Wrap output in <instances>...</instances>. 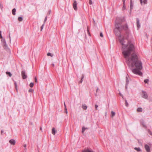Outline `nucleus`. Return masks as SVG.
I'll list each match as a JSON object with an SVG mask.
<instances>
[{
	"mask_svg": "<svg viewBox=\"0 0 152 152\" xmlns=\"http://www.w3.org/2000/svg\"><path fill=\"white\" fill-rule=\"evenodd\" d=\"M124 21V19L123 18H116L115 21V34L119 37V40L122 45V52L128 66L134 74L142 76V73L140 71L142 68V62L138 59V57L135 53H132L134 50V45L130 42H128L127 45H125L124 38H121V31L122 27H120V25L121 23Z\"/></svg>",
	"mask_w": 152,
	"mask_h": 152,
	"instance_id": "1",
	"label": "nucleus"
},
{
	"mask_svg": "<svg viewBox=\"0 0 152 152\" xmlns=\"http://www.w3.org/2000/svg\"><path fill=\"white\" fill-rule=\"evenodd\" d=\"M122 22H121V23ZM121 26L122 27V30H123L124 31H127L128 28V26L127 25V24H126L125 25L123 26H121V25H120V27H121Z\"/></svg>",
	"mask_w": 152,
	"mask_h": 152,
	"instance_id": "2",
	"label": "nucleus"
},
{
	"mask_svg": "<svg viewBox=\"0 0 152 152\" xmlns=\"http://www.w3.org/2000/svg\"><path fill=\"white\" fill-rule=\"evenodd\" d=\"M21 75L23 79H25L27 78V76L26 75L25 72V71H23L21 72Z\"/></svg>",
	"mask_w": 152,
	"mask_h": 152,
	"instance_id": "3",
	"label": "nucleus"
},
{
	"mask_svg": "<svg viewBox=\"0 0 152 152\" xmlns=\"http://www.w3.org/2000/svg\"><path fill=\"white\" fill-rule=\"evenodd\" d=\"M142 97L143 98H144L145 99H146L148 98V96L147 94V93L146 92L142 91Z\"/></svg>",
	"mask_w": 152,
	"mask_h": 152,
	"instance_id": "4",
	"label": "nucleus"
},
{
	"mask_svg": "<svg viewBox=\"0 0 152 152\" xmlns=\"http://www.w3.org/2000/svg\"><path fill=\"white\" fill-rule=\"evenodd\" d=\"M77 3L76 1L75 0L74 1V3H73V7L74 9L75 10H76L77 9Z\"/></svg>",
	"mask_w": 152,
	"mask_h": 152,
	"instance_id": "5",
	"label": "nucleus"
},
{
	"mask_svg": "<svg viewBox=\"0 0 152 152\" xmlns=\"http://www.w3.org/2000/svg\"><path fill=\"white\" fill-rule=\"evenodd\" d=\"M145 148L147 152H150V148L149 146L147 144H145Z\"/></svg>",
	"mask_w": 152,
	"mask_h": 152,
	"instance_id": "6",
	"label": "nucleus"
},
{
	"mask_svg": "<svg viewBox=\"0 0 152 152\" xmlns=\"http://www.w3.org/2000/svg\"><path fill=\"white\" fill-rule=\"evenodd\" d=\"M140 123L142 125V126L145 129H146L147 128V126L145 125L144 121L143 120H142L140 121Z\"/></svg>",
	"mask_w": 152,
	"mask_h": 152,
	"instance_id": "7",
	"label": "nucleus"
},
{
	"mask_svg": "<svg viewBox=\"0 0 152 152\" xmlns=\"http://www.w3.org/2000/svg\"><path fill=\"white\" fill-rule=\"evenodd\" d=\"M9 142L11 145H14L15 144V141L13 139H11L10 140Z\"/></svg>",
	"mask_w": 152,
	"mask_h": 152,
	"instance_id": "8",
	"label": "nucleus"
},
{
	"mask_svg": "<svg viewBox=\"0 0 152 152\" xmlns=\"http://www.w3.org/2000/svg\"><path fill=\"white\" fill-rule=\"evenodd\" d=\"M137 28H140V23L139 20L138 18L137 19Z\"/></svg>",
	"mask_w": 152,
	"mask_h": 152,
	"instance_id": "9",
	"label": "nucleus"
},
{
	"mask_svg": "<svg viewBox=\"0 0 152 152\" xmlns=\"http://www.w3.org/2000/svg\"><path fill=\"white\" fill-rule=\"evenodd\" d=\"M56 132H57V131H56V130H55V128H53L52 129V134H53L54 135Z\"/></svg>",
	"mask_w": 152,
	"mask_h": 152,
	"instance_id": "10",
	"label": "nucleus"
},
{
	"mask_svg": "<svg viewBox=\"0 0 152 152\" xmlns=\"http://www.w3.org/2000/svg\"><path fill=\"white\" fill-rule=\"evenodd\" d=\"M82 108L84 110H86L87 108V106L85 104H83L82 105Z\"/></svg>",
	"mask_w": 152,
	"mask_h": 152,
	"instance_id": "11",
	"label": "nucleus"
},
{
	"mask_svg": "<svg viewBox=\"0 0 152 152\" xmlns=\"http://www.w3.org/2000/svg\"><path fill=\"white\" fill-rule=\"evenodd\" d=\"M130 11H131L132 9L133 4H132V0H130Z\"/></svg>",
	"mask_w": 152,
	"mask_h": 152,
	"instance_id": "12",
	"label": "nucleus"
},
{
	"mask_svg": "<svg viewBox=\"0 0 152 152\" xmlns=\"http://www.w3.org/2000/svg\"><path fill=\"white\" fill-rule=\"evenodd\" d=\"M16 11V10L15 8H14L12 10V13L13 15H15V12Z\"/></svg>",
	"mask_w": 152,
	"mask_h": 152,
	"instance_id": "13",
	"label": "nucleus"
},
{
	"mask_svg": "<svg viewBox=\"0 0 152 152\" xmlns=\"http://www.w3.org/2000/svg\"><path fill=\"white\" fill-rule=\"evenodd\" d=\"M126 86H127V85L129 83V80H128V77L127 76H126Z\"/></svg>",
	"mask_w": 152,
	"mask_h": 152,
	"instance_id": "14",
	"label": "nucleus"
},
{
	"mask_svg": "<svg viewBox=\"0 0 152 152\" xmlns=\"http://www.w3.org/2000/svg\"><path fill=\"white\" fill-rule=\"evenodd\" d=\"M111 117L113 118L115 115V113L113 111H112L111 112Z\"/></svg>",
	"mask_w": 152,
	"mask_h": 152,
	"instance_id": "15",
	"label": "nucleus"
},
{
	"mask_svg": "<svg viewBox=\"0 0 152 152\" xmlns=\"http://www.w3.org/2000/svg\"><path fill=\"white\" fill-rule=\"evenodd\" d=\"M6 73L7 75H8L10 77L12 76V75L10 72L8 71L6 72Z\"/></svg>",
	"mask_w": 152,
	"mask_h": 152,
	"instance_id": "16",
	"label": "nucleus"
},
{
	"mask_svg": "<svg viewBox=\"0 0 152 152\" xmlns=\"http://www.w3.org/2000/svg\"><path fill=\"white\" fill-rule=\"evenodd\" d=\"M88 129V128H85L84 126L82 128V133H83L85 131V130L86 129Z\"/></svg>",
	"mask_w": 152,
	"mask_h": 152,
	"instance_id": "17",
	"label": "nucleus"
},
{
	"mask_svg": "<svg viewBox=\"0 0 152 152\" xmlns=\"http://www.w3.org/2000/svg\"><path fill=\"white\" fill-rule=\"evenodd\" d=\"M134 149L135 150L137 151H141V150L140 148H139H139L135 147L134 148Z\"/></svg>",
	"mask_w": 152,
	"mask_h": 152,
	"instance_id": "18",
	"label": "nucleus"
},
{
	"mask_svg": "<svg viewBox=\"0 0 152 152\" xmlns=\"http://www.w3.org/2000/svg\"><path fill=\"white\" fill-rule=\"evenodd\" d=\"M84 76L83 75L81 78V80H80V81L79 83H82V82L83 81V79L84 78Z\"/></svg>",
	"mask_w": 152,
	"mask_h": 152,
	"instance_id": "19",
	"label": "nucleus"
},
{
	"mask_svg": "<svg viewBox=\"0 0 152 152\" xmlns=\"http://www.w3.org/2000/svg\"><path fill=\"white\" fill-rule=\"evenodd\" d=\"M4 46V48H6L7 47V45L6 44V42H5V43H4L3 44H2Z\"/></svg>",
	"mask_w": 152,
	"mask_h": 152,
	"instance_id": "20",
	"label": "nucleus"
},
{
	"mask_svg": "<svg viewBox=\"0 0 152 152\" xmlns=\"http://www.w3.org/2000/svg\"><path fill=\"white\" fill-rule=\"evenodd\" d=\"M142 109L141 108V107H139L137 109V111L138 112H142Z\"/></svg>",
	"mask_w": 152,
	"mask_h": 152,
	"instance_id": "21",
	"label": "nucleus"
},
{
	"mask_svg": "<svg viewBox=\"0 0 152 152\" xmlns=\"http://www.w3.org/2000/svg\"><path fill=\"white\" fill-rule=\"evenodd\" d=\"M1 42L2 44H3L4 43H5L6 42L5 40L3 38H1Z\"/></svg>",
	"mask_w": 152,
	"mask_h": 152,
	"instance_id": "22",
	"label": "nucleus"
},
{
	"mask_svg": "<svg viewBox=\"0 0 152 152\" xmlns=\"http://www.w3.org/2000/svg\"><path fill=\"white\" fill-rule=\"evenodd\" d=\"M18 20L19 21H21L23 20V18L22 17H20L18 18Z\"/></svg>",
	"mask_w": 152,
	"mask_h": 152,
	"instance_id": "23",
	"label": "nucleus"
},
{
	"mask_svg": "<svg viewBox=\"0 0 152 152\" xmlns=\"http://www.w3.org/2000/svg\"><path fill=\"white\" fill-rule=\"evenodd\" d=\"M29 86L31 87H32L34 86V83H31L30 84Z\"/></svg>",
	"mask_w": 152,
	"mask_h": 152,
	"instance_id": "24",
	"label": "nucleus"
},
{
	"mask_svg": "<svg viewBox=\"0 0 152 152\" xmlns=\"http://www.w3.org/2000/svg\"><path fill=\"white\" fill-rule=\"evenodd\" d=\"M125 102L126 106L127 107H128V106L129 105V104H128V103H127L126 100H125Z\"/></svg>",
	"mask_w": 152,
	"mask_h": 152,
	"instance_id": "25",
	"label": "nucleus"
},
{
	"mask_svg": "<svg viewBox=\"0 0 152 152\" xmlns=\"http://www.w3.org/2000/svg\"><path fill=\"white\" fill-rule=\"evenodd\" d=\"M82 152H93L92 151H90L89 150H86L83 151Z\"/></svg>",
	"mask_w": 152,
	"mask_h": 152,
	"instance_id": "26",
	"label": "nucleus"
},
{
	"mask_svg": "<svg viewBox=\"0 0 152 152\" xmlns=\"http://www.w3.org/2000/svg\"><path fill=\"white\" fill-rule=\"evenodd\" d=\"M47 55L48 56H50L51 57L53 56V55H52V54L50 53H48L47 54Z\"/></svg>",
	"mask_w": 152,
	"mask_h": 152,
	"instance_id": "27",
	"label": "nucleus"
},
{
	"mask_svg": "<svg viewBox=\"0 0 152 152\" xmlns=\"http://www.w3.org/2000/svg\"><path fill=\"white\" fill-rule=\"evenodd\" d=\"M44 25H45V24L43 23L42 25V26H41V31L43 29V28L44 27Z\"/></svg>",
	"mask_w": 152,
	"mask_h": 152,
	"instance_id": "28",
	"label": "nucleus"
},
{
	"mask_svg": "<svg viewBox=\"0 0 152 152\" xmlns=\"http://www.w3.org/2000/svg\"><path fill=\"white\" fill-rule=\"evenodd\" d=\"M15 87L16 88V89L17 91V83L16 82H15Z\"/></svg>",
	"mask_w": 152,
	"mask_h": 152,
	"instance_id": "29",
	"label": "nucleus"
},
{
	"mask_svg": "<svg viewBox=\"0 0 152 152\" xmlns=\"http://www.w3.org/2000/svg\"><path fill=\"white\" fill-rule=\"evenodd\" d=\"M149 81V80L148 79H146L144 80V82L145 83H147Z\"/></svg>",
	"mask_w": 152,
	"mask_h": 152,
	"instance_id": "30",
	"label": "nucleus"
},
{
	"mask_svg": "<svg viewBox=\"0 0 152 152\" xmlns=\"http://www.w3.org/2000/svg\"><path fill=\"white\" fill-rule=\"evenodd\" d=\"M143 2L144 4H146L147 2V0H144Z\"/></svg>",
	"mask_w": 152,
	"mask_h": 152,
	"instance_id": "31",
	"label": "nucleus"
},
{
	"mask_svg": "<svg viewBox=\"0 0 152 152\" xmlns=\"http://www.w3.org/2000/svg\"><path fill=\"white\" fill-rule=\"evenodd\" d=\"M148 132L150 134L152 135V132L149 130H148Z\"/></svg>",
	"mask_w": 152,
	"mask_h": 152,
	"instance_id": "32",
	"label": "nucleus"
},
{
	"mask_svg": "<svg viewBox=\"0 0 152 152\" xmlns=\"http://www.w3.org/2000/svg\"><path fill=\"white\" fill-rule=\"evenodd\" d=\"M47 16H46V17H45V20H44V23L45 24V22H46V21L47 20Z\"/></svg>",
	"mask_w": 152,
	"mask_h": 152,
	"instance_id": "33",
	"label": "nucleus"
},
{
	"mask_svg": "<svg viewBox=\"0 0 152 152\" xmlns=\"http://www.w3.org/2000/svg\"><path fill=\"white\" fill-rule=\"evenodd\" d=\"M0 8H1V9L2 10V9H3V5H2L0 4Z\"/></svg>",
	"mask_w": 152,
	"mask_h": 152,
	"instance_id": "34",
	"label": "nucleus"
},
{
	"mask_svg": "<svg viewBox=\"0 0 152 152\" xmlns=\"http://www.w3.org/2000/svg\"><path fill=\"white\" fill-rule=\"evenodd\" d=\"M33 90L32 89H30L29 90H28V91L29 92H33Z\"/></svg>",
	"mask_w": 152,
	"mask_h": 152,
	"instance_id": "35",
	"label": "nucleus"
},
{
	"mask_svg": "<svg viewBox=\"0 0 152 152\" xmlns=\"http://www.w3.org/2000/svg\"><path fill=\"white\" fill-rule=\"evenodd\" d=\"M89 0V4L90 5L92 4V1L91 0Z\"/></svg>",
	"mask_w": 152,
	"mask_h": 152,
	"instance_id": "36",
	"label": "nucleus"
},
{
	"mask_svg": "<svg viewBox=\"0 0 152 152\" xmlns=\"http://www.w3.org/2000/svg\"><path fill=\"white\" fill-rule=\"evenodd\" d=\"M65 113H66V114L67 113V110L66 107H65Z\"/></svg>",
	"mask_w": 152,
	"mask_h": 152,
	"instance_id": "37",
	"label": "nucleus"
},
{
	"mask_svg": "<svg viewBox=\"0 0 152 152\" xmlns=\"http://www.w3.org/2000/svg\"><path fill=\"white\" fill-rule=\"evenodd\" d=\"M23 146L25 148V149H24V150H26V144L24 145Z\"/></svg>",
	"mask_w": 152,
	"mask_h": 152,
	"instance_id": "38",
	"label": "nucleus"
},
{
	"mask_svg": "<svg viewBox=\"0 0 152 152\" xmlns=\"http://www.w3.org/2000/svg\"><path fill=\"white\" fill-rule=\"evenodd\" d=\"M1 31H0V38H2V37L1 35Z\"/></svg>",
	"mask_w": 152,
	"mask_h": 152,
	"instance_id": "39",
	"label": "nucleus"
},
{
	"mask_svg": "<svg viewBox=\"0 0 152 152\" xmlns=\"http://www.w3.org/2000/svg\"><path fill=\"white\" fill-rule=\"evenodd\" d=\"M34 79H35V82L37 83V78L36 77H35Z\"/></svg>",
	"mask_w": 152,
	"mask_h": 152,
	"instance_id": "40",
	"label": "nucleus"
},
{
	"mask_svg": "<svg viewBox=\"0 0 152 152\" xmlns=\"http://www.w3.org/2000/svg\"><path fill=\"white\" fill-rule=\"evenodd\" d=\"M100 36L102 37H103V35L102 33V32H101L100 33Z\"/></svg>",
	"mask_w": 152,
	"mask_h": 152,
	"instance_id": "41",
	"label": "nucleus"
},
{
	"mask_svg": "<svg viewBox=\"0 0 152 152\" xmlns=\"http://www.w3.org/2000/svg\"><path fill=\"white\" fill-rule=\"evenodd\" d=\"M140 1L141 4L142 5V3H143V1H142V0H140Z\"/></svg>",
	"mask_w": 152,
	"mask_h": 152,
	"instance_id": "42",
	"label": "nucleus"
},
{
	"mask_svg": "<svg viewBox=\"0 0 152 152\" xmlns=\"http://www.w3.org/2000/svg\"><path fill=\"white\" fill-rule=\"evenodd\" d=\"M95 108L96 110H97V107H98V105L96 104L95 105Z\"/></svg>",
	"mask_w": 152,
	"mask_h": 152,
	"instance_id": "43",
	"label": "nucleus"
},
{
	"mask_svg": "<svg viewBox=\"0 0 152 152\" xmlns=\"http://www.w3.org/2000/svg\"><path fill=\"white\" fill-rule=\"evenodd\" d=\"M87 33H88V34H89V36H90V33H89V30H88V29H87Z\"/></svg>",
	"mask_w": 152,
	"mask_h": 152,
	"instance_id": "44",
	"label": "nucleus"
},
{
	"mask_svg": "<svg viewBox=\"0 0 152 152\" xmlns=\"http://www.w3.org/2000/svg\"><path fill=\"white\" fill-rule=\"evenodd\" d=\"M123 8L125 9V3L124 4H123Z\"/></svg>",
	"mask_w": 152,
	"mask_h": 152,
	"instance_id": "45",
	"label": "nucleus"
},
{
	"mask_svg": "<svg viewBox=\"0 0 152 152\" xmlns=\"http://www.w3.org/2000/svg\"><path fill=\"white\" fill-rule=\"evenodd\" d=\"M126 0H122V1L123 2V4H124L125 3V1Z\"/></svg>",
	"mask_w": 152,
	"mask_h": 152,
	"instance_id": "46",
	"label": "nucleus"
},
{
	"mask_svg": "<svg viewBox=\"0 0 152 152\" xmlns=\"http://www.w3.org/2000/svg\"><path fill=\"white\" fill-rule=\"evenodd\" d=\"M119 94L123 98V95L121 93H119Z\"/></svg>",
	"mask_w": 152,
	"mask_h": 152,
	"instance_id": "47",
	"label": "nucleus"
},
{
	"mask_svg": "<svg viewBox=\"0 0 152 152\" xmlns=\"http://www.w3.org/2000/svg\"><path fill=\"white\" fill-rule=\"evenodd\" d=\"M64 107H65H65H66V105L65 104V102H64Z\"/></svg>",
	"mask_w": 152,
	"mask_h": 152,
	"instance_id": "48",
	"label": "nucleus"
},
{
	"mask_svg": "<svg viewBox=\"0 0 152 152\" xmlns=\"http://www.w3.org/2000/svg\"><path fill=\"white\" fill-rule=\"evenodd\" d=\"M52 65L53 66H54V64H52Z\"/></svg>",
	"mask_w": 152,
	"mask_h": 152,
	"instance_id": "49",
	"label": "nucleus"
},
{
	"mask_svg": "<svg viewBox=\"0 0 152 152\" xmlns=\"http://www.w3.org/2000/svg\"><path fill=\"white\" fill-rule=\"evenodd\" d=\"M98 90H99L98 88H97L96 90V91L97 92L98 91Z\"/></svg>",
	"mask_w": 152,
	"mask_h": 152,
	"instance_id": "50",
	"label": "nucleus"
},
{
	"mask_svg": "<svg viewBox=\"0 0 152 152\" xmlns=\"http://www.w3.org/2000/svg\"><path fill=\"white\" fill-rule=\"evenodd\" d=\"M3 132V131L2 130L1 131V133H2Z\"/></svg>",
	"mask_w": 152,
	"mask_h": 152,
	"instance_id": "51",
	"label": "nucleus"
},
{
	"mask_svg": "<svg viewBox=\"0 0 152 152\" xmlns=\"http://www.w3.org/2000/svg\"><path fill=\"white\" fill-rule=\"evenodd\" d=\"M10 42H11V39H10Z\"/></svg>",
	"mask_w": 152,
	"mask_h": 152,
	"instance_id": "52",
	"label": "nucleus"
},
{
	"mask_svg": "<svg viewBox=\"0 0 152 152\" xmlns=\"http://www.w3.org/2000/svg\"><path fill=\"white\" fill-rule=\"evenodd\" d=\"M42 129L41 128H40V129H41V130H42Z\"/></svg>",
	"mask_w": 152,
	"mask_h": 152,
	"instance_id": "53",
	"label": "nucleus"
}]
</instances>
